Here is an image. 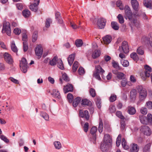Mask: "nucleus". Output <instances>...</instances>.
Wrapping results in <instances>:
<instances>
[{
	"label": "nucleus",
	"mask_w": 152,
	"mask_h": 152,
	"mask_svg": "<svg viewBox=\"0 0 152 152\" xmlns=\"http://www.w3.org/2000/svg\"><path fill=\"white\" fill-rule=\"evenodd\" d=\"M95 71L94 72L93 77L98 80H101V78L100 77L99 74H100L102 78H103V74L105 72V71L99 65L96 66H95Z\"/></svg>",
	"instance_id": "1"
},
{
	"label": "nucleus",
	"mask_w": 152,
	"mask_h": 152,
	"mask_svg": "<svg viewBox=\"0 0 152 152\" xmlns=\"http://www.w3.org/2000/svg\"><path fill=\"white\" fill-rule=\"evenodd\" d=\"M137 89L139 94V100L140 101L144 100L147 96V93L146 90L141 86H138Z\"/></svg>",
	"instance_id": "2"
},
{
	"label": "nucleus",
	"mask_w": 152,
	"mask_h": 152,
	"mask_svg": "<svg viewBox=\"0 0 152 152\" xmlns=\"http://www.w3.org/2000/svg\"><path fill=\"white\" fill-rule=\"evenodd\" d=\"M144 68L145 69L144 72L145 75L143 73H141L140 74V76L143 80H145L147 77H149L150 76V73L152 71L151 68L148 65H145Z\"/></svg>",
	"instance_id": "3"
},
{
	"label": "nucleus",
	"mask_w": 152,
	"mask_h": 152,
	"mask_svg": "<svg viewBox=\"0 0 152 152\" xmlns=\"http://www.w3.org/2000/svg\"><path fill=\"white\" fill-rule=\"evenodd\" d=\"M27 60L24 58H23L20 61V69L24 73H26L27 71Z\"/></svg>",
	"instance_id": "4"
},
{
	"label": "nucleus",
	"mask_w": 152,
	"mask_h": 152,
	"mask_svg": "<svg viewBox=\"0 0 152 152\" xmlns=\"http://www.w3.org/2000/svg\"><path fill=\"white\" fill-rule=\"evenodd\" d=\"M125 15L124 17L127 19V18L129 20H132V18L133 14L131 9L128 5H126L124 8Z\"/></svg>",
	"instance_id": "5"
},
{
	"label": "nucleus",
	"mask_w": 152,
	"mask_h": 152,
	"mask_svg": "<svg viewBox=\"0 0 152 152\" xmlns=\"http://www.w3.org/2000/svg\"><path fill=\"white\" fill-rule=\"evenodd\" d=\"M119 50L120 52H124L126 54L129 52V48L127 42L124 41L122 42V46L119 47Z\"/></svg>",
	"instance_id": "6"
},
{
	"label": "nucleus",
	"mask_w": 152,
	"mask_h": 152,
	"mask_svg": "<svg viewBox=\"0 0 152 152\" xmlns=\"http://www.w3.org/2000/svg\"><path fill=\"white\" fill-rule=\"evenodd\" d=\"M140 131L145 135L149 136L151 134V131L149 127L146 125H144L141 127Z\"/></svg>",
	"instance_id": "7"
},
{
	"label": "nucleus",
	"mask_w": 152,
	"mask_h": 152,
	"mask_svg": "<svg viewBox=\"0 0 152 152\" xmlns=\"http://www.w3.org/2000/svg\"><path fill=\"white\" fill-rule=\"evenodd\" d=\"M4 31L8 36H10L11 34L10 25L9 22H6L3 24L2 31Z\"/></svg>",
	"instance_id": "8"
},
{
	"label": "nucleus",
	"mask_w": 152,
	"mask_h": 152,
	"mask_svg": "<svg viewBox=\"0 0 152 152\" xmlns=\"http://www.w3.org/2000/svg\"><path fill=\"white\" fill-rule=\"evenodd\" d=\"M79 115L80 117L82 118H84L87 120H88L89 118L88 112L87 110H80L79 112Z\"/></svg>",
	"instance_id": "9"
},
{
	"label": "nucleus",
	"mask_w": 152,
	"mask_h": 152,
	"mask_svg": "<svg viewBox=\"0 0 152 152\" xmlns=\"http://www.w3.org/2000/svg\"><path fill=\"white\" fill-rule=\"evenodd\" d=\"M4 57L5 61L9 64H12L13 61L11 55L7 53L4 54Z\"/></svg>",
	"instance_id": "10"
},
{
	"label": "nucleus",
	"mask_w": 152,
	"mask_h": 152,
	"mask_svg": "<svg viewBox=\"0 0 152 152\" xmlns=\"http://www.w3.org/2000/svg\"><path fill=\"white\" fill-rule=\"evenodd\" d=\"M112 72L116 75L117 78L119 80H121L125 78V75L122 72H118L116 70H113Z\"/></svg>",
	"instance_id": "11"
},
{
	"label": "nucleus",
	"mask_w": 152,
	"mask_h": 152,
	"mask_svg": "<svg viewBox=\"0 0 152 152\" xmlns=\"http://www.w3.org/2000/svg\"><path fill=\"white\" fill-rule=\"evenodd\" d=\"M106 20L104 18H101L99 19L97 22V25L99 28L100 29L103 28L105 25Z\"/></svg>",
	"instance_id": "12"
},
{
	"label": "nucleus",
	"mask_w": 152,
	"mask_h": 152,
	"mask_svg": "<svg viewBox=\"0 0 152 152\" xmlns=\"http://www.w3.org/2000/svg\"><path fill=\"white\" fill-rule=\"evenodd\" d=\"M97 128L95 126H93L91 129L90 131V133L93 136V142L94 143H96V133L97 131Z\"/></svg>",
	"instance_id": "13"
},
{
	"label": "nucleus",
	"mask_w": 152,
	"mask_h": 152,
	"mask_svg": "<svg viewBox=\"0 0 152 152\" xmlns=\"http://www.w3.org/2000/svg\"><path fill=\"white\" fill-rule=\"evenodd\" d=\"M35 51L37 56H41L43 52V49L41 45H37L35 49Z\"/></svg>",
	"instance_id": "14"
},
{
	"label": "nucleus",
	"mask_w": 152,
	"mask_h": 152,
	"mask_svg": "<svg viewBox=\"0 0 152 152\" xmlns=\"http://www.w3.org/2000/svg\"><path fill=\"white\" fill-rule=\"evenodd\" d=\"M110 145V144L103 141L102 142L100 145V149L102 151L106 152L108 149Z\"/></svg>",
	"instance_id": "15"
},
{
	"label": "nucleus",
	"mask_w": 152,
	"mask_h": 152,
	"mask_svg": "<svg viewBox=\"0 0 152 152\" xmlns=\"http://www.w3.org/2000/svg\"><path fill=\"white\" fill-rule=\"evenodd\" d=\"M143 39H144L145 44L148 45H150L152 47V34L150 37L148 38L145 37L143 38Z\"/></svg>",
	"instance_id": "16"
},
{
	"label": "nucleus",
	"mask_w": 152,
	"mask_h": 152,
	"mask_svg": "<svg viewBox=\"0 0 152 152\" xmlns=\"http://www.w3.org/2000/svg\"><path fill=\"white\" fill-rule=\"evenodd\" d=\"M139 150V147L137 144L133 143L130 145V152H138Z\"/></svg>",
	"instance_id": "17"
},
{
	"label": "nucleus",
	"mask_w": 152,
	"mask_h": 152,
	"mask_svg": "<svg viewBox=\"0 0 152 152\" xmlns=\"http://www.w3.org/2000/svg\"><path fill=\"white\" fill-rule=\"evenodd\" d=\"M73 90V86L72 85L68 84L66 86H64L63 90L65 93L69 92L72 91Z\"/></svg>",
	"instance_id": "18"
},
{
	"label": "nucleus",
	"mask_w": 152,
	"mask_h": 152,
	"mask_svg": "<svg viewBox=\"0 0 152 152\" xmlns=\"http://www.w3.org/2000/svg\"><path fill=\"white\" fill-rule=\"evenodd\" d=\"M112 141L111 138L109 134H106L104 135L103 142L110 145Z\"/></svg>",
	"instance_id": "19"
},
{
	"label": "nucleus",
	"mask_w": 152,
	"mask_h": 152,
	"mask_svg": "<svg viewBox=\"0 0 152 152\" xmlns=\"http://www.w3.org/2000/svg\"><path fill=\"white\" fill-rule=\"evenodd\" d=\"M127 113L131 115H134L136 113V109L134 107L129 106L127 108Z\"/></svg>",
	"instance_id": "20"
},
{
	"label": "nucleus",
	"mask_w": 152,
	"mask_h": 152,
	"mask_svg": "<svg viewBox=\"0 0 152 152\" xmlns=\"http://www.w3.org/2000/svg\"><path fill=\"white\" fill-rule=\"evenodd\" d=\"M131 3L134 9L136 11L138 10L139 4L136 0H132Z\"/></svg>",
	"instance_id": "21"
},
{
	"label": "nucleus",
	"mask_w": 152,
	"mask_h": 152,
	"mask_svg": "<svg viewBox=\"0 0 152 152\" xmlns=\"http://www.w3.org/2000/svg\"><path fill=\"white\" fill-rule=\"evenodd\" d=\"M51 94L53 96L59 99H60L61 98V96L58 91L56 89H54L53 90Z\"/></svg>",
	"instance_id": "22"
},
{
	"label": "nucleus",
	"mask_w": 152,
	"mask_h": 152,
	"mask_svg": "<svg viewBox=\"0 0 152 152\" xmlns=\"http://www.w3.org/2000/svg\"><path fill=\"white\" fill-rule=\"evenodd\" d=\"M39 4H37V3H34L33 4H31L29 6V8L33 11L36 12L38 10V6Z\"/></svg>",
	"instance_id": "23"
},
{
	"label": "nucleus",
	"mask_w": 152,
	"mask_h": 152,
	"mask_svg": "<svg viewBox=\"0 0 152 152\" xmlns=\"http://www.w3.org/2000/svg\"><path fill=\"white\" fill-rule=\"evenodd\" d=\"M75 53L71 54L69 56L68 58V61L69 64L71 66L72 65L75 59Z\"/></svg>",
	"instance_id": "24"
},
{
	"label": "nucleus",
	"mask_w": 152,
	"mask_h": 152,
	"mask_svg": "<svg viewBox=\"0 0 152 152\" xmlns=\"http://www.w3.org/2000/svg\"><path fill=\"white\" fill-rule=\"evenodd\" d=\"M91 104V102L86 99H83L82 100L81 104L84 106H90Z\"/></svg>",
	"instance_id": "25"
},
{
	"label": "nucleus",
	"mask_w": 152,
	"mask_h": 152,
	"mask_svg": "<svg viewBox=\"0 0 152 152\" xmlns=\"http://www.w3.org/2000/svg\"><path fill=\"white\" fill-rule=\"evenodd\" d=\"M100 54L101 52L100 50H95L92 53V57L93 58H96L100 56Z\"/></svg>",
	"instance_id": "26"
},
{
	"label": "nucleus",
	"mask_w": 152,
	"mask_h": 152,
	"mask_svg": "<svg viewBox=\"0 0 152 152\" xmlns=\"http://www.w3.org/2000/svg\"><path fill=\"white\" fill-rule=\"evenodd\" d=\"M58 57L57 56H55L53 59L49 60V64L52 66H53L56 65Z\"/></svg>",
	"instance_id": "27"
},
{
	"label": "nucleus",
	"mask_w": 152,
	"mask_h": 152,
	"mask_svg": "<svg viewBox=\"0 0 152 152\" xmlns=\"http://www.w3.org/2000/svg\"><path fill=\"white\" fill-rule=\"evenodd\" d=\"M143 4L144 6L147 8L152 9V1H151L144 0Z\"/></svg>",
	"instance_id": "28"
},
{
	"label": "nucleus",
	"mask_w": 152,
	"mask_h": 152,
	"mask_svg": "<svg viewBox=\"0 0 152 152\" xmlns=\"http://www.w3.org/2000/svg\"><path fill=\"white\" fill-rule=\"evenodd\" d=\"M112 37L110 36L107 35L103 38V41L105 44H109L111 41Z\"/></svg>",
	"instance_id": "29"
},
{
	"label": "nucleus",
	"mask_w": 152,
	"mask_h": 152,
	"mask_svg": "<svg viewBox=\"0 0 152 152\" xmlns=\"http://www.w3.org/2000/svg\"><path fill=\"white\" fill-rule=\"evenodd\" d=\"M139 119L140 122L142 124H148L146 117L144 115H140L139 116Z\"/></svg>",
	"instance_id": "30"
},
{
	"label": "nucleus",
	"mask_w": 152,
	"mask_h": 152,
	"mask_svg": "<svg viewBox=\"0 0 152 152\" xmlns=\"http://www.w3.org/2000/svg\"><path fill=\"white\" fill-rule=\"evenodd\" d=\"M81 100V98L79 97H77L74 99L72 103L73 106L75 107H76L80 102Z\"/></svg>",
	"instance_id": "31"
},
{
	"label": "nucleus",
	"mask_w": 152,
	"mask_h": 152,
	"mask_svg": "<svg viewBox=\"0 0 152 152\" xmlns=\"http://www.w3.org/2000/svg\"><path fill=\"white\" fill-rule=\"evenodd\" d=\"M111 26L112 28L115 30H117L119 28L118 24L116 22H112L111 23Z\"/></svg>",
	"instance_id": "32"
},
{
	"label": "nucleus",
	"mask_w": 152,
	"mask_h": 152,
	"mask_svg": "<svg viewBox=\"0 0 152 152\" xmlns=\"http://www.w3.org/2000/svg\"><path fill=\"white\" fill-rule=\"evenodd\" d=\"M22 13L23 16L26 18L29 17L31 14L30 11L27 9L24 10Z\"/></svg>",
	"instance_id": "33"
},
{
	"label": "nucleus",
	"mask_w": 152,
	"mask_h": 152,
	"mask_svg": "<svg viewBox=\"0 0 152 152\" xmlns=\"http://www.w3.org/2000/svg\"><path fill=\"white\" fill-rule=\"evenodd\" d=\"M11 48L12 50L15 53H17L18 51V49L16 46L15 42L14 41L12 42L11 44Z\"/></svg>",
	"instance_id": "34"
},
{
	"label": "nucleus",
	"mask_w": 152,
	"mask_h": 152,
	"mask_svg": "<svg viewBox=\"0 0 152 152\" xmlns=\"http://www.w3.org/2000/svg\"><path fill=\"white\" fill-rule=\"evenodd\" d=\"M131 23H133L134 25L137 27L139 26L140 22L136 18H132V20H129Z\"/></svg>",
	"instance_id": "35"
},
{
	"label": "nucleus",
	"mask_w": 152,
	"mask_h": 152,
	"mask_svg": "<svg viewBox=\"0 0 152 152\" xmlns=\"http://www.w3.org/2000/svg\"><path fill=\"white\" fill-rule=\"evenodd\" d=\"M103 124L102 120L100 119L98 126V131L100 133H101L103 130Z\"/></svg>",
	"instance_id": "36"
},
{
	"label": "nucleus",
	"mask_w": 152,
	"mask_h": 152,
	"mask_svg": "<svg viewBox=\"0 0 152 152\" xmlns=\"http://www.w3.org/2000/svg\"><path fill=\"white\" fill-rule=\"evenodd\" d=\"M121 144L123 148L126 150H127L129 148V146L127 145L126 141L124 138H123L122 139Z\"/></svg>",
	"instance_id": "37"
},
{
	"label": "nucleus",
	"mask_w": 152,
	"mask_h": 152,
	"mask_svg": "<svg viewBox=\"0 0 152 152\" xmlns=\"http://www.w3.org/2000/svg\"><path fill=\"white\" fill-rule=\"evenodd\" d=\"M137 94L136 90L135 89L132 90L130 92V96L131 99L135 98Z\"/></svg>",
	"instance_id": "38"
},
{
	"label": "nucleus",
	"mask_w": 152,
	"mask_h": 152,
	"mask_svg": "<svg viewBox=\"0 0 152 152\" xmlns=\"http://www.w3.org/2000/svg\"><path fill=\"white\" fill-rule=\"evenodd\" d=\"M96 104L99 108H100L101 107V102L100 98L99 97H96Z\"/></svg>",
	"instance_id": "39"
},
{
	"label": "nucleus",
	"mask_w": 152,
	"mask_h": 152,
	"mask_svg": "<svg viewBox=\"0 0 152 152\" xmlns=\"http://www.w3.org/2000/svg\"><path fill=\"white\" fill-rule=\"evenodd\" d=\"M151 144L148 143L145 145L143 148V152H149L150 150Z\"/></svg>",
	"instance_id": "40"
},
{
	"label": "nucleus",
	"mask_w": 152,
	"mask_h": 152,
	"mask_svg": "<svg viewBox=\"0 0 152 152\" xmlns=\"http://www.w3.org/2000/svg\"><path fill=\"white\" fill-rule=\"evenodd\" d=\"M147 120L148 123L150 125H152V115L148 113L147 116Z\"/></svg>",
	"instance_id": "41"
},
{
	"label": "nucleus",
	"mask_w": 152,
	"mask_h": 152,
	"mask_svg": "<svg viewBox=\"0 0 152 152\" xmlns=\"http://www.w3.org/2000/svg\"><path fill=\"white\" fill-rule=\"evenodd\" d=\"M41 116L45 120L48 121L49 119V117L48 115L45 113L41 112L40 114Z\"/></svg>",
	"instance_id": "42"
},
{
	"label": "nucleus",
	"mask_w": 152,
	"mask_h": 152,
	"mask_svg": "<svg viewBox=\"0 0 152 152\" xmlns=\"http://www.w3.org/2000/svg\"><path fill=\"white\" fill-rule=\"evenodd\" d=\"M57 65L58 67L60 69L63 70L64 69V65L61 60L58 61Z\"/></svg>",
	"instance_id": "43"
},
{
	"label": "nucleus",
	"mask_w": 152,
	"mask_h": 152,
	"mask_svg": "<svg viewBox=\"0 0 152 152\" xmlns=\"http://www.w3.org/2000/svg\"><path fill=\"white\" fill-rule=\"evenodd\" d=\"M54 145L56 149H59L61 145L60 142L59 141H55L54 142Z\"/></svg>",
	"instance_id": "44"
},
{
	"label": "nucleus",
	"mask_w": 152,
	"mask_h": 152,
	"mask_svg": "<svg viewBox=\"0 0 152 152\" xmlns=\"http://www.w3.org/2000/svg\"><path fill=\"white\" fill-rule=\"evenodd\" d=\"M75 44L77 47H79L82 46L83 42L81 39H77L75 41Z\"/></svg>",
	"instance_id": "45"
},
{
	"label": "nucleus",
	"mask_w": 152,
	"mask_h": 152,
	"mask_svg": "<svg viewBox=\"0 0 152 152\" xmlns=\"http://www.w3.org/2000/svg\"><path fill=\"white\" fill-rule=\"evenodd\" d=\"M118 19L119 22L121 24H122L124 22V20L123 16L121 14H119L117 17Z\"/></svg>",
	"instance_id": "46"
},
{
	"label": "nucleus",
	"mask_w": 152,
	"mask_h": 152,
	"mask_svg": "<svg viewBox=\"0 0 152 152\" xmlns=\"http://www.w3.org/2000/svg\"><path fill=\"white\" fill-rule=\"evenodd\" d=\"M78 66V62L77 61H75L72 66V70L73 72H75L77 70Z\"/></svg>",
	"instance_id": "47"
},
{
	"label": "nucleus",
	"mask_w": 152,
	"mask_h": 152,
	"mask_svg": "<svg viewBox=\"0 0 152 152\" xmlns=\"http://www.w3.org/2000/svg\"><path fill=\"white\" fill-rule=\"evenodd\" d=\"M121 134H119L118 135V136L116 139V145L117 147H118L120 144L121 142Z\"/></svg>",
	"instance_id": "48"
},
{
	"label": "nucleus",
	"mask_w": 152,
	"mask_h": 152,
	"mask_svg": "<svg viewBox=\"0 0 152 152\" xmlns=\"http://www.w3.org/2000/svg\"><path fill=\"white\" fill-rule=\"evenodd\" d=\"M0 138L3 141L6 143H8L10 142L9 140L5 136L3 135H0Z\"/></svg>",
	"instance_id": "49"
},
{
	"label": "nucleus",
	"mask_w": 152,
	"mask_h": 152,
	"mask_svg": "<svg viewBox=\"0 0 152 152\" xmlns=\"http://www.w3.org/2000/svg\"><path fill=\"white\" fill-rule=\"evenodd\" d=\"M109 110L110 112L111 113H114L116 111V108L115 106L113 105H110L109 107Z\"/></svg>",
	"instance_id": "50"
},
{
	"label": "nucleus",
	"mask_w": 152,
	"mask_h": 152,
	"mask_svg": "<svg viewBox=\"0 0 152 152\" xmlns=\"http://www.w3.org/2000/svg\"><path fill=\"white\" fill-rule=\"evenodd\" d=\"M116 5L117 6L119 7V9L121 10L124 9V7L123 6L121 1L120 0H118L116 2Z\"/></svg>",
	"instance_id": "51"
},
{
	"label": "nucleus",
	"mask_w": 152,
	"mask_h": 152,
	"mask_svg": "<svg viewBox=\"0 0 152 152\" xmlns=\"http://www.w3.org/2000/svg\"><path fill=\"white\" fill-rule=\"evenodd\" d=\"M130 57L134 61H137L138 59L137 54L135 53H133L130 55Z\"/></svg>",
	"instance_id": "52"
},
{
	"label": "nucleus",
	"mask_w": 152,
	"mask_h": 152,
	"mask_svg": "<svg viewBox=\"0 0 152 152\" xmlns=\"http://www.w3.org/2000/svg\"><path fill=\"white\" fill-rule=\"evenodd\" d=\"M121 63L124 67H127L129 65V63L127 60L122 59L121 61Z\"/></svg>",
	"instance_id": "53"
},
{
	"label": "nucleus",
	"mask_w": 152,
	"mask_h": 152,
	"mask_svg": "<svg viewBox=\"0 0 152 152\" xmlns=\"http://www.w3.org/2000/svg\"><path fill=\"white\" fill-rule=\"evenodd\" d=\"M117 96L114 94H112L111 95L110 99V102H113L115 101L116 99Z\"/></svg>",
	"instance_id": "54"
},
{
	"label": "nucleus",
	"mask_w": 152,
	"mask_h": 152,
	"mask_svg": "<svg viewBox=\"0 0 152 152\" xmlns=\"http://www.w3.org/2000/svg\"><path fill=\"white\" fill-rule=\"evenodd\" d=\"M37 39V31H35L32 36V41L34 42Z\"/></svg>",
	"instance_id": "55"
},
{
	"label": "nucleus",
	"mask_w": 152,
	"mask_h": 152,
	"mask_svg": "<svg viewBox=\"0 0 152 152\" xmlns=\"http://www.w3.org/2000/svg\"><path fill=\"white\" fill-rule=\"evenodd\" d=\"M90 95L92 97H94L96 96V92L95 89L93 88H91L89 90Z\"/></svg>",
	"instance_id": "56"
},
{
	"label": "nucleus",
	"mask_w": 152,
	"mask_h": 152,
	"mask_svg": "<svg viewBox=\"0 0 152 152\" xmlns=\"http://www.w3.org/2000/svg\"><path fill=\"white\" fill-rule=\"evenodd\" d=\"M137 52L139 54L142 55L144 53V51L142 47H140L137 50Z\"/></svg>",
	"instance_id": "57"
},
{
	"label": "nucleus",
	"mask_w": 152,
	"mask_h": 152,
	"mask_svg": "<svg viewBox=\"0 0 152 152\" xmlns=\"http://www.w3.org/2000/svg\"><path fill=\"white\" fill-rule=\"evenodd\" d=\"M116 115L122 120L125 119V118L122 115L121 112L120 111H117L116 112Z\"/></svg>",
	"instance_id": "58"
},
{
	"label": "nucleus",
	"mask_w": 152,
	"mask_h": 152,
	"mask_svg": "<svg viewBox=\"0 0 152 152\" xmlns=\"http://www.w3.org/2000/svg\"><path fill=\"white\" fill-rule=\"evenodd\" d=\"M67 98L68 101L69 103H71L72 101L73 97L72 94L70 93H69L67 96Z\"/></svg>",
	"instance_id": "59"
},
{
	"label": "nucleus",
	"mask_w": 152,
	"mask_h": 152,
	"mask_svg": "<svg viewBox=\"0 0 152 152\" xmlns=\"http://www.w3.org/2000/svg\"><path fill=\"white\" fill-rule=\"evenodd\" d=\"M145 106L148 109H152V102L151 101L147 102L146 103Z\"/></svg>",
	"instance_id": "60"
},
{
	"label": "nucleus",
	"mask_w": 152,
	"mask_h": 152,
	"mask_svg": "<svg viewBox=\"0 0 152 152\" xmlns=\"http://www.w3.org/2000/svg\"><path fill=\"white\" fill-rule=\"evenodd\" d=\"M23 51L24 52H26L27 50L28 49V47L27 44V42L25 41L23 42Z\"/></svg>",
	"instance_id": "61"
},
{
	"label": "nucleus",
	"mask_w": 152,
	"mask_h": 152,
	"mask_svg": "<svg viewBox=\"0 0 152 152\" xmlns=\"http://www.w3.org/2000/svg\"><path fill=\"white\" fill-rule=\"evenodd\" d=\"M78 72L79 75H83L85 73V72L84 69L82 67H80L78 70Z\"/></svg>",
	"instance_id": "62"
},
{
	"label": "nucleus",
	"mask_w": 152,
	"mask_h": 152,
	"mask_svg": "<svg viewBox=\"0 0 152 152\" xmlns=\"http://www.w3.org/2000/svg\"><path fill=\"white\" fill-rule=\"evenodd\" d=\"M140 112L143 115H146L147 113V109L145 107H142L140 109Z\"/></svg>",
	"instance_id": "63"
},
{
	"label": "nucleus",
	"mask_w": 152,
	"mask_h": 152,
	"mask_svg": "<svg viewBox=\"0 0 152 152\" xmlns=\"http://www.w3.org/2000/svg\"><path fill=\"white\" fill-rule=\"evenodd\" d=\"M121 130L124 129L126 125L125 122L124 120H122L121 121Z\"/></svg>",
	"instance_id": "64"
}]
</instances>
